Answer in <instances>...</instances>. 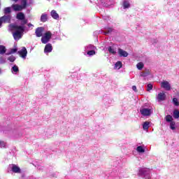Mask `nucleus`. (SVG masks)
I'll return each instance as SVG.
<instances>
[{"instance_id": "4be33fe9", "label": "nucleus", "mask_w": 179, "mask_h": 179, "mask_svg": "<svg viewBox=\"0 0 179 179\" xmlns=\"http://www.w3.org/2000/svg\"><path fill=\"white\" fill-rule=\"evenodd\" d=\"M136 150L138 153H145V149L142 146L137 147Z\"/></svg>"}, {"instance_id": "e433bc0d", "label": "nucleus", "mask_w": 179, "mask_h": 179, "mask_svg": "<svg viewBox=\"0 0 179 179\" xmlns=\"http://www.w3.org/2000/svg\"><path fill=\"white\" fill-rule=\"evenodd\" d=\"M21 20H22V24H26L27 23V20H26L24 18Z\"/></svg>"}, {"instance_id": "79ce46f5", "label": "nucleus", "mask_w": 179, "mask_h": 179, "mask_svg": "<svg viewBox=\"0 0 179 179\" xmlns=\"http://www.w3.org/2000/svg\"><path fill=\"white\" fill-rule=\"evenodd\" d=\"M143 171H145V170L141 169V170L140 171V173H141V174H145V173H143Z\"/></svg>"}, {"instance_id": "1a4fd4ad", "label": "nucleus", "mask_w": 179, "mask_h": 179, "mask_svg": "<svg viewBox=\"0 0 179 179\" xmlns=\"http://www.w3.org/2000/svg\"><path fill=\"white\" fill-rule=\"evenodd\" d=\"M117 54L120 55V57H123L124 58H127L128 57L129 54L127 51L119 48L117 50Z\"/></svg>"}, {"instance_id": "20e7f679", "label": "nucleus", "mask_w": 179, "mask_h": 179, "mask_svg": "<svg viewBox=\"0 0 179 179\" xmlns=\"http://www.w3.org/2000/svg\"><path fill=\"white\" fill-rule=\"evenodd\" d=\"M157 101L160 103V101H164L166 100V94L164 92H159L157 95Z\"/></svg>"}, {"instance_id": "c9c22d12", "label": "nucleus", "mask_w": 179, "mask_h": 179, "mask_svg": "<svg viewBox=\"0 0 179 179\" xmlns=\"http://www.w3.org/2000/svg\"><path fill=\"white\" fill-rule=\"evenodd\" d=\"M6 144L5 142L0 141V148H5Z\"/></svg>"}, {"instance_id": "f704fd0d", "label": "nucleus", "mask_w": 179, "mask_h": 179, "mask_svg": "<svg viewBox=\"0 0 179 179\" xmlns=\"http://www.w3.org/2000/svg\"><path fill=\"white\" fill-rule=\"evenodd\" d=\"M13 72H19V68L17 67V66H14L13 67Z\"/></svg>"}, {"instance_id": "2eb2a0df", "label": "nucleus", "mask_w": 179, "mask_h": 179, "mask_svg": "<svg viewBox=\"0 0 179 179\" xmlns=\"http://www.w3.org/2000/svg\"><path fill=\"white\" fill-rule=\"evenodd\" d=\"M143 66H145V64H143V62H138L136 64V68L137 69H138V71H142V69H143Z\"/></svg>"}, {"instance_id": "9d476101", "label": "nucleus", "mask_w": 179, "mask_h": 179, "mask_svg": "<svg viewBox=\"0 0 179 179\" xmlns=\"http://www.w3.org/2000/svg\"><path fill=\"white\" fill-rule=\"evenodd\" d=\"M1 23H9L10 22V15H4L0 18Z\"/></svg>"}, {"instance_id": "6ab92c4d", "label": "nucleus", "mask_w": 179, "mask_h": 179, "mask_svg": "<svg viewBox=\"0 0 179 179\" xmlns=\"http://www.w3.org/2000/svg\"><path fill=\"white\" fill-rule=\"evenodd\" d=\"M48 19V17L47 15V14H42L41 17V22H47Z\"/></svg>"}, {"instance_id": "7ed1b4c3", "label": "nucleus", "mask_w": 179, "mask_h": 179, "mask_svg": "<svg viewBox=\"0 0 179 179\" xmlns=\"http://www.w3.org/2000/svg\"><path fill=\"white\" fill-rule=\"evenodd\" d=\"M161 87L162 89H164V90H171V85H170V83H169L168 81H162L161 83Z\"/></svg>"}, {"instance_id": "58836bf2", "label": "nucleus", "mask_w": 179, "mask_h": 179, "mask_svg": "<svg viewBox=\"0 0 179 179\" xmlns=\"http://www.w3.org/2000/svg\"><path fill=\"white\" fill-rule=\"evenodd\" d=\"M111 31V29H109L108 31H105V34H108Z\"/></svg>"}, {"instance_id": "7c9ffc66", "label": "nucleus", "mask_w": 179, "mask_h": 179, "mask_svg": "<svg viewBox=\"0 0 179 179\" xmlns=\"http://www.w3.org/2000/svg\"><path fill=\"white\" fill-rule=\"evenodd\" d=\"M6 62V59L3 57H0V64H5Z\"/></svg>"}, {"instance_id": "4468645a", "label": "nucleus", "mask_w": 179, "mask_h": 179, "mask_svg": "<svg viewBox=\"0 0 179 179\" xmlns=\"http://www.w3.org/2000/svg\"><path fill=\"white\" fill-rule=\"evenodd\" d=\"M13 8L14 10H22L23 9V6L15 4V5H13Z\"/></svg>"}, {"instance_id": "473e14b6", "label": "nucleus", "mask_w": 179, "mask_h": 179, "mask_svg": "<svg viewBox=\"0 0 179 179\" xmlns=\"http://www.w3.org/2000/svg\"><path fill=\"white\" fill-rule=\"evenodd\" d=\"M16 51H17V49L16 48L11 49L10 52L7 53V55H10V54H14V52H16Z\"/></svg>"}, {"instance_id": "a878e982", "label": "nucleus", "mask_w": 179, "mask_h": 179, "mask_svg": "<svg viewBox=\"0 0 179 179\" xmlns=\"http://www.w3.org/2000/svg\"><path fill=\"white\" fill-rule=\"evenodd\" d=\"M170 128L173 131H174V129H176V122H171V123H170Z\"/></svg>"}, {"instance_id": "f3484780", "label": "nucleus", "mask_w": 179, "mask_h": 179, "mask_svg": "<svg viewBox=\"0 0 179 179\" xmlns=\"http://www.w3.org/2000/svg\"><path fill=\"white\" fill-rule=\"evenodd\" d=\"M149 125H150V122H145L143 124V129L145 131H148V129H149Z\"/></svg>"}, {"instance_id": "a211bd4d", "label": "nucleus", "mask_w": 179, "mask_h": 179, "mask_svg": "<svg viewBox=\"0 0 179 179\" xmlns=\"http://www.w3.org/2000/svg\"><path fill=\"white\" fill-rule=\"evenodd\" d=\"M115 69H121L122 68V63L120 61L117 62L115 64Z\"/></svg>"}, {"instance_id": "cd10ccee", "label": "nucleus", "mask_w": 179, "mask_h": 179, "mask_svg": "<svg viewBox=\"0 0 179 179\" xmlns=\"http://www.w3.org/2000/svg\"><path fill=\"white\" fill-rule=\"evenodd\" d=\"M16 59V57L15 56L11 55L8 58V60L10 61V62H14Z\"/></svg>"}, {"instance_id": "72a5a7b5", "label": "nucleus", "mask_w": 179, "mask_h": 179, "mask_svg": "<svg viewBox=\"0 0 179 179\" xmlns=\"http://www.w3.org/2000/svg\"><path fill=\"white\" fill-rule=\"evenodd\" d=\"M96 52L94 50H90L87 52V55H94Z\"/></svg>"}, {"instance_id": "ddd939ff", "label": "nucleus", "mask_w": 179, "mask_h": 179, "mask_svg": "<svg viewBox=\"0 0 179 179\" xmlns=\"http://www.w3.org/2000/svg\"><path fill=\"white\" fill-rule=\"evenodd\" d=\"M12 171L13 173H20V168L16 165H13L12 167Z\"/></svg>"}, {"instance_id": "a18cd8bd", "label": "nucleus", "mask_w": 179, "mask_h": 179, "mask_svg": "<svg viewBox=\"0 0 179 179\" xmlns=\"http://www.w3.org/2000/svg\"><path fill=\"white\" fill-rule=\"evenodd\" d=\"M48 1H50V0H48Z\"/></svg>"}, {"instance_id": "f8f14e48", "label": "nucleus", "mask_w": 179, "mask_h": 179, "mask_svg": "<svg viewBox=\"0 0 179 179\" xmlns=\"http://www.w3.org/2000/svg\"><path fill=\"white\" fill-rule=\"evenodd\" d=\"M44 51L45 52H51V51H52V45L50 43L47 44L45 47Z\"/></svg>"}, {"instance_id": "5701e85b", "label": "nucleus", "mask_w": 179, "mask_h": 179, "mask_svg": "<svg viewBox=\"0 0 179 179\" xmlns=\"http://www.w3.org/2000/svg\"><path fill=\"white\" fill-rule=\"evenodd\" d=\"M108 51L110 53V54H116L117 52H115V50H114V48H111V46H109L108 48Z\"/></svg>"}, {"instance_id": "c03bdc74", "label": "nucleus", "mask_w": 179, "mask_h": 179, "mask_svg": "<svg viewBox=\"0 0 179 179\" xmlns=\"http://www.w3.org/2000/svg\"><path fill=\"white\" fill-rule=\"evenodd\" d=\"M0 73H1V69H0Z\"/></svg>"}, {"instance_id": "393cba45", "label": "nucleus", "mask_w": 179, "mask_h": 179, "mask_svg": "<svg viewBox=\"0 0 179 179\" xmlns=\"http://www.w3.org/2000/svg\"><path fill=\"white\" fill-rule=\"evenodd\" d=\"M153 90V85L152 83H149L147 85V92H150V90Z\"/></svg>"}, {"instance_id": "ea45409f", "label": "nucleus", "mask_w": 179, "mask_h": 179, "mask_svg": "<svg viewBox=\"0 0 179 179\" xmlns=\"http://www.w3.org/2000/svg\"><path fill=\"white\" fill-rule=\"evenodd\" d=\"M33 27V24L29 23L28 24V27Z\"/></svg>"}, {"instance_id": "9b49d317", "label": "nucleus", "mask_w": 179, "mask_h": 179, "mask_svg": "<svg viewBox=\"0 0 179 179\" xmlns=\"http://www.w3.org/2000/svg\"><path fill=\"white\" fill-rule=\"evenodd\" d=\"M50 16H52V17L55 20H58V19H59V15L57 13V10H52L50 12Z\"/></svg>"}, {"instance_id": "c756f323", "label": "nucleus", "mask_w": 179, "mask_h": 179, "mask_svg": "<svg viewBox=\"0 0 179 179\" xmlns=\"http://www.w3.org/2000/svg\"><path fill=\"white\" fill-rule=\"evenodd\" d=\"M21 3L22 8H24L27 5V0H22Z\"/></svg>"}, {"instance_id": "aec40b11", "label": "nucleus", "mask_w": 179, "mask_h": 179, "mask_svg": "<svg viewBox=\"0 0 179 179\" xmlns=\"http://www.w3.org/2000/svg\"><path fill=\"white\" fill-rule=\"evenodd\" d=\"M6 52V48L3 45H0V55H3Z\"/></svg>"}, {"instance_id": "c85d7f7f", "label": "nucleus", "mask_w": 179, "mask_h": 179, "mask_svg": "<svg viewBox=\"0 0 179 179\" xmlns=\"http://www.w3.org/2000/svg\"><path fill=\"white\" fill-rule=\"evenodd\" d=\"M4 13H5V15H6L8 13H10V7H7V8H4Z\"/></svg>"}, {"instance_id": "39448f33", "label": "nucleus", "mask_w": 179, "mask_h": 179, "mask_svg": "<svg viewBox=\"0 0 179 179\" xmlns=\"http://www.w3.org/2000/svg\"><path fill=\"white\" fill-rule=\"evenodd\" d=\"M150 75V70L146 69L144 71H141L140 73V77L143 78L145 79V78H148Z\"/></svg>"}, {"instance_id": "a19ab883", "label": "nucleus", "mask_w": 179, "mask_h": 179, "mask_svg": "<svg viewBox=\"0 0 179 179\" xmlns=\"http://www.w3.org/2000/svg\"><path fill=\"white\" fill-rule=\"evenodd\" d=\"M90 47H91V49H92V50H94V48H96L94 46H93V45H90Z\"/></svg>"}, {"instance_id": "dca6fc26", "label": "nucleus", "mask_w": 179, "mask_h": 179, "mask_svg": "<svg viewBox=\"0 0 179 179\" xmlns=\"http://www.w3.org/2000/svg\"><path fill=\"white\" fill-rule=\"evenodd\" d=\"M16 17L18 20H23L24 19V14L23 13H19L17 14Z\"/></svg>"}, {"instance_id": "b1692460", "label": "nucleus", "mask_w": 179, "mask_h": 179, "mask_svg": "<svg viewBox=\"0 0 179 179\" xmlns=\"http://www.w3.org/2000/svg\"><path fill=\"white\" fill-rule=\"evenodd\" d=\"M173 118H176V119L179 118V111L178 110H175L173 111Z\"/></svg>"}, {"instance_id": "412c9836", "label": "nucleus", "mask_w": 179, "mask_h": 179, "mask_svg": "<svg viewBox=\"0 0 179 179\" xmlns=\"http://www.w3.org/2000/svg\"><path fill=\"white\" fill-rule=\"evenodd\" d=\"M165 120L166 122H173V116L168 115L166 116Z\"/></svg>"}, {"instance_id": "f257e3e1", "label": "nucleus", "mask_w": 179, "mask_h": 179, "mask_svg": "<svg viewBox=\"0 0 179 179\" xmlns=\"http://www.w3.org/2000/svg\"><path fill=\"white\" fill-rule=\"evenodd\" d=\"M9 30L13 32V37L15 40H20L23 37L24 33V27L17 24H10L8 27Z\"/></svg>"}, {"instance_id": "37998d69", "label": "nucleus", "mask_w": 179, "mask_h": 179, "mask_svg": "<svg viewBox=\"0 0 179 179\" xmlns=\"http://www.w3.org/2000/svg\"><path fill=\"white\" fill-rule=\"evenodd\" d=\"M13 1H14V2H17V0H13Z\"/></svg>"}, {"instance_id": "423d86ee", "label": "nucleus", "mask_w": 179, "mask_h": 179, "mask_svg": "<svg viewBox=\"0 0 179 179\" xmlns=\"http://www.w3.org/2000/svg\"><path fill=\"white\" fill-rule=\"evenodd\" d=\"M18 54L22 58H26L27 57V49L23 47L20 51H18Z\"/></svg>"}, {"instance_id": "6e6552de", "label": "nucleus", "mask_w": 179, "mask_h": 179, "mask_svg": "<svg viewBox=\"0 0 179 179\" xmlns=\"http://www.w3.org/2000/svg\"><path fill=\"white\" fill-rule=\"evenodd\" d=\"M43 31H44V27H38L35 31L36 37H41L43 36Z\"/></svg>"}, {"instance_id": "f03ea898", "label": "nucleus", "mask_w": 179, "mask_h": 179, "mask_svg": "<svg viewBox=\"0 0 179 179\" xmlns=\"http://www.w3.org/2000/svg\"><path fill=\"white\" fill-rule=\"evenodd\" d=\"M51 32L50 31H47L45 33L44 36L41 38V42L43 44H47L48 41L51 39Z\"/></svg>"}, {"instance_id": "4c0bfd02", "label": "nucleus", "mask_w": 179, "mask_h": 179, "mask_svg": "<svg viewBox=\"0 0 179 179\" xmlns=\"http://www.w3.org/2000/svg\"><path fill=\"white\" fill-rule=\"evenodd\" d=\"M132 90H134V92H138V90H136V86L135 85L132 87Z\"/></svg>"}, {"instance_id": "0eeeda50", "label": "nucleus", "mask_w": 179, "mask_h": 179, "mask_svg": "<svg viewBox=\"0 0 179 179\" xmlns=\"http://www.w3.org/2000/svg\"><path fill=\"white\" fill-rule=\"evenodd\" d=\"M140 113L142 114V115H144V116H148L152 114V112L149 108H142L140 110Z\"/></svg>"}, {"instance_id": "bb28decb", "label": "nucleus", "mask_w": 179, "mask_h": 179, "mask_svg": "<svg viewBox=\"0 0 179 179\" xmlns=\"http://www.w3.org/2000/svg\"><path fill=\"white\" fill-rule=\"evenodd\" d=\"M123 6H124V9H127L128 8H129L130 5H129V2L128 1H124L123 3Z\"/></svg>"}, {"instance_id": "2f4dec72", "label": "nucleus", "mask_w": 179, "mask_h": 179, "mask_svg": "<svg viewBox=\"0 0 179 179\" xmlns=\"http://www.w3.org/2000/svg\"><path fill=\"white\" fill-rule=\"evenodd\" d=\"M173 102L174 103L175 106H179L178 99L177 98H173Z\"/></svg>"}]
</instances>
